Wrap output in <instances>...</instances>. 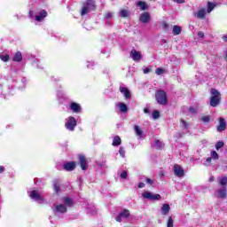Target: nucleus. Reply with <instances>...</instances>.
Instances as JSON below:
<instances>
[{"mask_svg":"<svg viewBox=\"0 0 227 227\" xmlns=\"http://www.w3.org/2000/svg\"><path fill=\"white\" fill-rule=\"evenodd\" d=\"M62 200L66 207H74V200L70 199V197H64Z\"/></svg>","mask_w":227,"mask_h":227,"instance_id":"nucleus-20","label":"nucleus"},{"mask_svg":"<svg viewBox=\"0 0 227 227\" xmlns=\"http://www.w3.org/2000/svg\"><path fill=\"white\" fill-rule=\"evenodd\" d=\"M160 116V114L159 113V111L155 110L153 112V120H157L159 119Z\"/></svg>","mask_w":227,"mask_h":227,"instance_id":"nucleus-40","label":"nucleus"},{"mask_svg":"<svg viewBox=\"0 0 227 227\" xmlns=\"http://www.w3.org/2000/svg\"><path fill=\"white\" fill-rule=\"evenodd\" d=\"M169 210H171V207L169 204H163L161 207V214L162 215H168L169 214Z\"/></svg>","mask_w":227,"mask_h":227,"instance_id":"nucleus-22","label":"nucleus"},{"mask_svg":"<svg viewBox=\"0 0 227 227\" xmlns=\"http://www.w3.org/2000/svg\"><path fill=\"white\" fill-rule=\"evenodd\" d=\"M29 198L34 200V201H38L39 203H43L44 201L43 196L36 190H33L29 192Z\"/></svg>","mask_w":227,"mask_h":227,"instance_id":"nucleus-7","label":"nucleus"},{"mask_svg":"<svg viewBox=\"0 0 227 227\" xmlns=\"http://www.w3.org/2000/svg\"><path fill=\"white\" fill-rule=\"evenodd\" d=\"M70 109L73 111V113H75L76 114H79L81 113V105L75 102H72L70 104Z\"/></svg>","mask_w":227,"mask_h":227,"instance_id":"nucleus-15","label":"nucleus"},{"mask_svg":"<svg viewBox=\"0 0 227 227\" xmlns=\"http://www.w3.org/2000/svg\"><path fill=\"white\" fill-rule=\"evenodd\" d=\"M218 184L221 187H226L227 185V176H222L218 178Z\"/></svg>","mask_w":227,"mask_h":227,"instance_id":"nucleus-29","label":"nucleus"},{"mask_svg":"<svg viewBox=\"0 0 227 227\" xmlns=\"http://www.w3.org/2000/svg\"><path fill=\"white\" fill-rule=\"evenodd\" d=\"M130 58L133 61H140L141 60V53L135 49L131 50L130 51Z\"/></svg>","mask_w":227,"mask_h":227,"instance_id":"nucleus-13","label":"nucleus"},{"mask_svg":"<svg viewBox=\"0 0 227 227\" xmlns=\"http://www.w3.org/2000/svg\"><path fill=\"white\" fill-rule=\"evenodd\" d=\"M214 180H215V177L213 176H211L209 177V182H214Z\"/></svg>","mask_w":227,"mask_h":227,"instance_id":"nucleus-56","label":"nucleus"},{"mask_svg":"<svg viewBox=\"0 0 227 227\" xmlns=\"http://www.w3.org/2000/svg\"><path fill=\"white\" fill-rule=\"evenodd\" d=\"M51 208L56 217H59L61 214H67V206L65 204H56Z\"/></svg>","mask_w":227,"mask_h":227,"instance_id":"nucleus-4","label":"nucleus"},{"mask_svg":"<svg viewBox=\"0 0 227 227\" xmlns=\"http://www.w3.org/2000/svg\"><path fill=\"white\" fill-rule=\"evenodd\" d=\"M0 173H4V168L3 166H0Z\"/></svg>","mask_w":227,"mask_h":227,"instance_id":"nucleus-57","label":"nucleus"},{"mask_svg":"<svg viewBox=\"0 0 227 227\" xmlns=\"http://www.w3.org/2000/svg\"><path fill=\"white\" fill-rule=\"evenodd\" d=\"M120 16L122 18L129 17V11L127 10H121L120 12Z\"/></svg>","mask_w":227,"mask_h":227,"instance_id":"nucleus-39","label":"nucleus"},{"mask_svg":"<svg viewBox=\"0 0 227 227\" xmlns=\"http://www.w3.org/2000/svg\"><path fill=\"white\" fill-rule=\"evenodd\" d=\"M139 20H140V22H142L143 24H146V23L149 22V20H150V13H148V12H143V13L140 15Z\"/></svg>","mask_w":227,"mask_h":227,"instance_id":"nucleus-18","label":"nucleus"},{"mask_svg":"<svg viewBox=\"0 0 227 227\" xmlns=\"http://www.w3.org/2000/svg\"><path fill=\"white\" fill-rule=\"evenodd\" d=\"M113 146H120L121 145V138L120 137H114L113 140Z\"/></svg>","mask_w":227,"mask_h":227,"instance_id":"nucleus-31","label":"nucleus"},{"mask_svg":"<svg viewBox=\"0 0 227 227\" xmlns=\"http://www.w3.org/2000/svg\"><path fill=\"white\" fill-rule=\"evenodd\" d=\"M144 113H145V114H150V109L147 108V107L144 108Z\"/></svg>","mask_w":227,"mask_h":227,"instance_id":"nucleus-53","label":"nucleus"},{"mask_svg":"<svg viewBox=\"0 0 227 227\" xmlns=\"http://www.w3.org/2000/svg\"><path fill=\"white\" fill-rule=\"evenodd\" d=\"M142 196L145 200H149L150 201H159V200H160V194H154L149 192H143Z\"/></svg>","mask_w":227,"mask_h":227,"instance_id":"nucleus-6","label":"nucleus"},{"mask_svg":"<svg viewBox=\"0 0 227 227\" xmlns=\"http://www.w3.org/2000/svg\"><path fill=\"white\" fill-rule=\"evenodd\" d=\"M198 36H199L200 38H205V33L200 31V32H198Z\"/></svg>","mask_w":227,"mask_h":227,"instance_id":"nucleus-51","label":"nucleus"},{"mask_svg":"<svg viewBox=\"0 0 227 227\" xmlns=\"http://www.w3.org/2000/svg\"><path fill=\"white\" fill-rule=\"evenodd\" d=\"M211 159H214V160H219V154L217 153V152H211Z\"/></svg>","mask_w":227,"mask_h":227,"instance_id":"nucleus-35","label":"nucleus"},{"mask_svg":"<svg viewBox=\"0 0 227 227\" xmlns=\"http://www.w3.org/2000/svg\"><path fill=\"white\" fill-rule=\"evenodd\" d=\"M223 42H227V35H223Z\"/></svg>","mask_w":227,"mask_h":227,"instance_id":"nucleus-58","label":"nucleus"},{"mask_svg":"<svg viewBox=\"0 0 227 227\" xmlns=\"http://www.w3.org/2000/svg\"><path fill=\"white\" fill-rule=\"evenodd\" d=\"M189 113H190L191 114H196V113H198V108H197V107H192V106H191V107L189 108Z\"/></svg>","mask_w":227,"mask_h":227,"instance_id":"nucleus-42","label":"nucleus"},{"mask_svg":"<svg viewBox=\"0 0 227 227\" xmlns=\"http://www.w3.org/2000/svg\"><path fill=\"white\" fill-rule=\"evenodd\" d=\"M47 15V11L42 10L35 15V20L37 22H43Z\"/></svg>","mask_w":227,"mask_h":227,"instance_id":"nucleus-11","label":"nucleus"},{"mask_svg":"<svg viewBox=\"0 0 227 227\" xmlns=\"http://www.w3.org/2000/svg\"><path fill=\"white\" fill-rule=\"evenodd\" d=\"M79 162L82 171H86L88 169V163L86 162V158L82 155L79 157Z\"/></svg>","mask_w":227,"mask_h":227,"instance_id":"nucleus-17","label":"nucleus"},{"mask_svg":"<svg viewBox=\"0 0 227 227\" xmlns=\"http://www.w3.org/2000/svg\"><path fill=\"white\" fill-rule=\"evenodd\" d=\"M145 182H146V184H148L149 185H153V180H152V179H150V178H148V177L145 178Z\"/></svg>","mask_w":227,"mask_h":227,"instance_id":"nucleus-49","label":"nucleus"},{"mask_svg":"<svg viewBox=\"0 0 227 227\" xmlns=\"http://www.w3.org/2000/svg\"><path fill=\"white\" fill-rule=\"evenodd\" d=\"M12 90H13V86H9V91H11Z\"/></svg>","mask_w":227,"mask_h":227,"instance_id":"nucleus-59","label":"nucleus"},{"mask_svg":"<svg viewBox=\"0 0 227 227\" xmlns=\"http://www.w3.org/2000/svg\"><path fill=\"white\" fill-rule=\"evenodd\" d=\"M172 33L174 36H177V35H180L182 33V27L175 25L173 27Z\"/></svg>","mask_w":227,"mask_h":227,"instance_id":"nucleus-25","label":"nucleus"},{"mask_svg":"<svg viewBox=\"0 0 227 227\" xmlns=\"http://www.w3.org/2000/svg\"><path fill=\"white\" fill-rule=\"evenodd\" d=\"M106 24H108V26H111V22L109 21H106Z\"/></svg>","mask_w":227,"mask_h":227,"instance_id":"nucleus-63","label":"nucleus"},{"mask_svg":"<svg viewBox=\"0 0 227 227\" xmlns=\"http://www.w3.org/2000/svg\"><path fill=\"white\" fill-rule=\"evenodd\" d=\"M26 78H22L21 81L17 82L14 86L18 88V90H24V88H26Z\"/></svg>","mask_w":227,"mask_h":227,"instance_id":"nucleus-19","label":"nucleus"},{"mask_svg":"<svg viewBox=\"0 0 227 227\" xmlns=\"http://www.w3.org/2000/svg\"><path fill=\"white\" fill-rule=\"evenodd\" d=\"M223 146H224V142H223V141L216 142V144H215L216 150H221V148H223Z\"/></svg>","mask_w":227,"mask_h":227,"instance_id":"nucleus-37","label":"nucleus"},{"mask_svg":"<svg viewBox=\"0 0 227 227\" xmlns=\"http://www.w3.org/2000/svg\"><path fill=\"white\" fill-rule=\"evenodd\" d=\"M168 23H163L164 27H168Z\"/></svg>","mask_w":227,"mask_h":227,"instance_id":"nucleus-60","label":"nucleus"},{"mask_svg":"<svg viewBox=\"0 0 227 227\" xmlns=\"http://www.w3.org/2000/svg\"><path fill=\"white\" fill-rule=\"evenodd\" d=\"M216 192V197L223 200L227 196V187H222L221 189H218Z\"/></svg>","mask_w":227,"mask_h":227,"instance_id":"nucleus-14","label":"nucleus"},{"mask_svg":"<svg viewBox=\"0 0 227 227\" xmlns=\"http://www.w3.org/2000/svg\"><path fill=\"white\" fill-rule=\"evenodd\" d=\"M216 130L217 132H224V130H226V120H224V118H219V122L216 127Z\"/></svg>","mask_w":227,"mask_h":227,"instance_id":"nucleus-10","label":"nucleus"},{"mask_svg":"<svg viewBox=\"0 0 227 227\" xmlns=\"http://www.w3.org/2000/svg\"><path fill=\"white\" fill-rule=\"evenodd\" d=\"M156 75H162V74H166V69L161 67H157L155 70Z\"/></svg>","mask_w":227,"mask_h":227,"instance_id":"nucleus-32","label":"nucleus"},{"mask_svg":"<svg viewBox=\"0 0 227 227\" xmlns=\"http://www.w3.org/2000/svg\"><path fill=\"white\" fill-rule=\"evenodd\" d=\"M87 212L91 215H93V214H95L97 211L95 210V207H88Z\"/></svg>","mask_w":227,"mask_h":227,"instance_id":"nucleus-44","label":"nucleus"},{"mask_svg":"<svg viewBox=\"0 0 227 227\" xmlns=\"http://www.w3.org/2000/svg\"><path fill=\"white\" fill-rule=\"evenodd\" d=\"M182 127H184V129H189V124L184 120H181Z\"/></svg>","mask_w":227,"mask_h":227,"instance_id":"nucleus-48","label":"nucleus"},{"mask_svg":"<svg viewBox=\"0 0 227 227\" xmlns=\"http://www.w3.org/2000/svg\"><path fill=\"white\" fill-rule=\"evenodd\" d=\"M173 226H174L173 217L169 216L167 222V227H173Z\"/></svg>","mask_w":227,"mask_h":227,"instance_id":"nucleus-38","label":"nucleus"},{"mask_svg":"<svg viewBox=\"0 0 227 227\" xmlns=\"http://www.w3.org/2000/svg\"><path fill=\"white\" fill-rule=\"evenodd\" d=\"M210 94L209 106H211V107H217V106L221 104V92H219L217 89H211Z\"/></svg>","mask_w":227,"mask_h":227,"instance_id":"nucleus-1","label":"nucleus"},{"mask_svg":"<svg viewBox=\"0 0 227 227\" xmlns=\"http://www.w3.org/2000/svg\"><path fill=\"white\" fill-rule=\"evenodd\" d=\"M134 130L136 132V136H137V137H139V139H143V130H141V128H139V126H137V125H135Z\"/></svg>","mask_w":227,"mask_h":227,"instance_id":"nucleus-26","label":"nucleus"},{"mask_svg":"<svg viewBox=\"0 0 227 227\" xmlns=\"http://www.w3.org/2000/svg\"><path fill=\"white\" fill-rule=\"evenodd\" d=\"M112 17H113V12H107V13L105 15V19H106V20H111Z\"/></svg>","mask_w":227,"mask_h":227,"instance_id":"nucleus-47","label":"nucleus"},{"mask_svg":"<svg viewBox=\"0 0 227 227\" xmlns=\"http://www.w3.org/2000/svg\"><path fill=\"white\" fill-rule=\"evenodd\" d=\"M30 19H35V15L33 14V11H29Z\"/></svg>","mask_w":227,"mask_h":227,"instance_id":"nucleus-55","label":"nucleus"},{"mask_svg":"<svg viewBox=\"0 0 227 227\" xmlns=\"http://www.w3.org/2000/svg\"><path fill=\"white\" fill-rule=\"evenodd\" d=\"M128 176H129V174H127V172L125 170H123L121 173V178H122V180H127Z\"/></svg>","mask_w":227,"mask_h":227,"instance_id":"nucleus-43","label":"nucleus"},{"mask_svg":"<svg viewBox=\"0 0 227 227\" xmlns=\"http://www.w3.org/2000/svg\"><path fill=\"white\" fill-rule=\"evenodd\" d=\"M65 127L67 130L74 132L75 127H77V120H75L74 116H69L66 121Z\"/></svg>","mask_w":227,"mask_h":227,"instance_id":"nucleus-5","label":"nucleus"},{"mask_svg":"<svg viewBox=\"0 0 227 227\" xmlns=\"http://www.w3.org/2000/svg\"><path fill=\"white\" fill-rule=\"evenodd\" d=\"M211 162H212V158L208 157L206 159V162L204 163V166H210Z\"/></svg>","mask_w":227,"mask_h":227,"instance_id":"nucleus-46","label":"nucleus"},{"mask_svg":"<svg viewBox=\"0 0 227 227\" xmlns=\"http://www.w3.org/2000/svg\"><path fill=\"white\" fill-rule=\"evenodd\" d=\"M178 137H182V134L178 133L177 134Z\"/></svg>","mask_w":227,"mask_h":227,"instance_id":"nucleus-62","label":"nucleus"},{"mask_svg":"<svg viewBox=\"0 0 227 227\" xmlns=\"http://www.w3.org/2000/svg\"><path fill=\"white\" fill-rule=\"evenodd\" d=\"M154 148H156V150H160V148H162V142H160V140H155Z\"/></svg>","mask_w":227,"mask_h":227,"instance_id":"nucleus-33","label":"nucleus"},{"mask_svg":"<svg viewBox=\"0 0 227 227\" xmlns=\"http://www.w3.org/2000/svg\"><path fill=\"white\" fill-rule=\"evenodd\" d=\"M129 217H130V211L129 209H123L115 219L117 223H121V221H125Z\"/></svg>","mask_w":227,"mask_h":227,"instance_id":"nucleus-9","label":"nucleus"},{"mask_svg":"<svg viewBox=\"0 0 227 227\" xmlns=\"http://www.w3.org/2000/svg\"><path fill=\"white\" fill-rule=\"evenodd\" d=\"M118 109H120L121 113H127L129 111V107L124 103L119 102L116 104Z\"/></svg>","mask_w":227,"mask_h":227,"instance_id":"nucleus-21","label":"nucleus"},{"mask_svg":"<svg viewBox=\"0 0 227 227\" xmlns=\"http://www.w3.org/2000/svg\"><path fill=\"white\" fill-rule=\"evenodd\" d=\"M173 172H174V175L177 176V178H184V176H185V171L178 164L174 165Z\"/></svg>","mask_w":227,"mask_h":227,"instance_id":"nucleus-8","label":"nucleus"},{"mask_svg":"<svg viewBox=\"0 0 227 227\" xmlns=\"http://www.w3.org/2000/svg\"><path fill=\"white\" fill-rule=\"evenodd\" d=\"M145 183H139L138 184V189H143V187H145Z\"/></svg>","mask_w":227,"mask_h":227,"instance_id":"nucleus-54","label":"nucleus"},{"mask_svg":"<svg viewBox=\"0 0 227 227\" xmlns=\"http://www.w3.org/2000/svg\"><path fill=\"white\" fill-rule=\"evenodd\" d=\"M152 69H150V67H146L143 70L144 74H150Z\"/></svg>","mask_w":227,"mask_h":227,"instance_id":"nucleus-52","label":"nucleus"},{"mask_svg":"<svg viewBox=\"0 0 227 227\" xmlns=\"http://www.w3.org/2000/svg\"><path fill=\"white\" fill-rule=\"evenodd\" d=\"M137 6H138L143 12H145V10H148V5H146V2L138 1L137 3Z\"/></svg>","mask_w":227,"mask_h":227,"instance_id":"nucleus-28","label":"nucleus"},{"mask_svg":"<svg viewBox=\"0 0 227 227\" xmlns=\"http://www.w3.org/2000/svg\"><path fill=\"white\" fill-rule=\"evenodd\" d=\"M95 67V62L88 61L87 62V68H93Z\"/></svg>","mask_w":227,"mask_h":227,"instance_id":"nucleus-45","label":"nucleus"},{"mask_svg":"<svg viewBox=\"0 0 227 227\" xmlns=\"http://www.w3.org/2000/svg\"><path fill=\"white\" fill-rule=\"evenodd\" d=\"M174 3H177V4H184L185 3V0H173Z\"/></svg>","mask_w":227,"mask_h":227,"instance_id":"nucleus-50","label":"nucleus"},{"mask_svg":"<svg viewBox=\"0 0 227 227\" xmlns=\"http://www.w3.org/2000/svg\"><path fill=\"white\" fill-rule=\"evenodd\" d=\"M120 91L124 95L125 98H130V91L125 87H120Z\"/></svg>","mask_w":227,"mask_h":227,"instance_id":"nucleus-23","label":"nucleus"},{"mask_svg":"<svg viewBox=\"0 0 227 227\" xmlns=\"http://www.w3.org/2000/svg\"><path fill=\"white\" fill-rule=\"evenodd\" d=\"M53 81H59V78H54L52 77Z\"/></svg>","mask_w":227,"mask_h":227,"instance_id":"nucleus-61","label":"nucleus"},{"mask_svg":"<svg viewBox=\"0 0 227 227\" xmlns=\"http://www.w3.org/2000/svg\"><path fill=\"white\" fill-rule=\"evenodd\" d=\"M12 61H16L17 63H20L22 61V52L17 51L12 57Z\"/></svg>","mask_w":227,"mask_h":227,"instance_id":"nucleus-24","label":"nucleus"},{"mask_svg":"<svg viewBox=\"0 0 227 227\" xmlns=\"http://www.w3.org/2000/svg\"><path fill=\"white\" fill-rule=\"evenodd\" d=\"M95 8H97L95 5V0H86L82 4L81 11L82 17H84V15H88V13H90V12L95 11Z\"/></svg>","mask_w":227,"mask_h":227,"instance_id":"nucleus-2","label":"nucleus"},{"mask_svg":"<svg viewBox=\"0 0 227 227\" xmlns=\"http://www.w3.org/2000/svg\"><path fill=\"white\" fill-rule=\"evenodd\" d=\"M216 4L212 2H207V13H212L214 8H215Z\"/></svg>","mask_w":227,"mask_h":227,"instance_id":"nucleus-30","label":"nucleus"},{"mask_svg":"<svg viewBox=\"0 0 227 227\" xmlns=\"http://www.w3.org/2000/svg\"><path fill=\"white\" fill-rule=\"evenodd\" d=\"M156 100L160 106H166L168 104V96L164 90L156 91Z\"/></svg>","mask_w":227,"mask_h":227,"instance_id":"nucleus-3","label":"nucleus"},{"mask_svg":"<svg viewBox=\"0 0 227 227\" xmlns=\"http://www.w3.org/2000/svg\"><path fill=\"white\" fill-rule=\"evenodd\" d=\"M200 121H203V123H209L210 121V116L205 115L200 118Z\"/></svg>","mask_w":227,"mask_h":227,"instance_id":"nucleus-36","label":"nucleus"},{"mask_svg":"<svg viewBox=\"0 0 227 227\" xmlns=\"http://www.w3.org/2000/svg\"><path fill=\"white\" fill-rule=\"evenodd\" d=\"M53 189H54V192H56V194H58V192H59V191H61V186H60V183L59 180L53 181Z\"/></svg>","mask_w":227,"mask_h":227,"instance_id":"nucleus-27","label":"nucleus"},{"mask_svg":"<svg viewBox=\"0 0 227 227\" xmlns=\"http://www.w3.org/2000/svg\"><path fill=\"white\" fill-rule=\"evenodd\" d=\"M206 15H207V10H205V8H201L197 12L194 13V17L196 19H205Z\"/></svg>","mask_w":227,"mask_h":227,"instance_id":"nucleus-16","label":"nucleus"},{"mask_svg":"<svg viewBox=\"0 0 227 227\" xmlns=\"http://www.w3.org/2000/svg\"><path fill=\"white\" fill-rule=\"evenodd\" d=\"M63 168L66 171H74L75 169V161H69L63 164Z\"/></svg>","mask_w":227,"mask_h":227,"instance_id":"nucleus-12","label":"nucleus"},{"mask_svg":"<svg viewBox=\"0 0 227 227\" xmlns=\"http://www.w3.org/2000/svg\"><path fill=\"white\" fill-rule=\"evenodd\" d=\"M119 153L121 155V157H122V159H125V149L123 147H120L119 148Z\"/></svg>","mask_w":227,"mask_h":227,"instance_id":"nucleus-41","label":"nucleus"},{"mask_svg":"<svg viewBox=\"0 0 227 227\" xmlns=\"http://www.w3.org/2000/svg\"><path fill=\"white\" fill-rule=\"evenodd\" d=\"M0 59L2 61H4V63L10 61V55H4V54H2L0 55Z\"/></svg>","mask_w":227,"mask_h":227,"instance_id":"nucleus-34","label":"nucleus"}]
</instances>
